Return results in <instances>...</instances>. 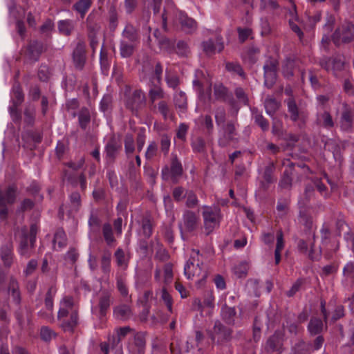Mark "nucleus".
<instances>
[{
    "instance_id": "8fccbe9b",
    "label": "nucleus",
    "mask_w": 354,
    "mask_h": 354,
    "mask_svg": "<svg viewBox=\"0 0 354 354\" xmlns=\"http://www.w3.org/2000/svg\"><path fill=\"white\" fill-rule=\"evenodd\" d=\"M261 326L262 323L258 316L254 319L252 326V341L257 343L260 341L261 337Z\"/></svg>"
},
{
    "instance_id": "a878e982",
    "label": "nucleus",
    "mask_w": 354,
    "mask_h": 354,
    "mask_svg": "<svg viewBox=\"0 0 354 354\" xmlns=\"http://www.w3.org/2000/svg\"><path fill=\"white\" fill-rule=\"evenodd\" d=\"M113 315L116 319L126 321L131 317L132 310L129 306L122 304L113 307Z\"/></svg>"
},
{
    "instance_id": "37998d69",
    "label": "nucleus",
    "mask_w": 354,
    "mask_h": 354,
    "mask_svg": "<svg viewBox=\"0 0 354 354\" xmlns=\"http://www.w3.org/2000/svg\"><path fill=\"white\" fill-rule=\"evenodd\" d=\"M58 30L59 32L66 36H69L73 32L75 26L74 23L72 20L70 19H65V20H60L58 22Z\"/></svg>"
},
{
    "instance_id": "20e7f679",
    "label": "nucleus",
    "mask_w": 354,
    "mask_h": 354,
    "mask_svg": "<svg viewBox=\"0 0 354 354\" xmlns=\"http://www.w3.org/2000/svg\"><path fill=\"white\" fill-rule=\"evenodd\" d=\"M331 41L335 46L342 44H349L354 41V24L351 22L343 24L337 27L331 35Z\"/></svg>"
},
{
    "instance_id": "f8f14e48",
    "label": "nucleus",
    "mask_w": 354,
    "mask_h": 354,
    "mask_svg": "<svg viewBox=\"0 0 354 354\" xmlns=\"http://www.w3.org/2000/svg\"><path fill=\"white\" fill-rule=\"evenodd\" d=\"M145 95L141 90H135L132 94L127 96L125 106L132 112L138 111L145 104Z\"/></svg>"
},
{
    "instance_id": "6e6d98bb",
    "label": "nucleus",
    "mask_w": 354,
    "mask_h": 354,
    "mask_svg": "<svg viewBox=\"0 0 354 354\" xmlns=\"http://www.w3.org/2000/svg\"><path fill=\"white\" fill-rule=\"evenodd\" d=\"M225 68L227 71L236 73L242 77L245 76L243 68L238 62H226Z\"/></svg>"
},
{
    "instance_id": "b1692460",
    "label": "nucleus",
    "mask_w": 354,
    "mask_h": 354,
    "mask_svg": "<svg viewBox=\"0 0 354 354\" xmlns=\"http://www.w3.org/2000/svg\"><path fill=\"white\" fill-rule=\"evenodd\" d=\"M295 165V163L290 162L287 168L284 170L281 179L279 181V186L281 188L287 189L291 188Z\"/></svg>"
},
{
    "instance_id": "f257e3e1",
    "label": "nucleus",
    "mask_w": 354,
    "mask_h": 354,
    "mask_svg": "<svg viewBox=\"0 0 354 354\" xmlns=\"http://www.w3.org/2000/svg\"><path fill=\"white\" fill-rule=\"evenodd\" d=\"M37 232V227L35 224L30 225L29 230L25 226L20 230L15 231V236L16 239H19L18 250L21 256L26 258L30 257L31 250L35 247Z\"/></svg>"
},
{
    "instance_id": "393cba45",
    "label": "nucleus",
    "mask_w": 354,
    "mask_h": 354,
    "mask_svg": "<svg viewBox=\"0 0 354 354\" xmlns=\"http://www.w3.org/2000/svg\"><path fill=\"white\" fill-rule=\"evenodd\" d=\"M214 94L218 100L228 102L231 105H234L235 102L232 95L230 94L227 88L222 84L214 86Z\"/></svg>"
},
{
    "instance_id": "72a5a7b5",
    "label": "nucleus",
    "mask_w": 354,
    "mask_h": 354,
    "mask_svg": "<svg viewBox=\"0 0 354 354\" xmlns=\"http://www.w3.org/2000/svg\"><path fill=\"white\" fill-rule=\"evenodd\" d=\"M252 116L254 123L259 127L263 132L268 131L270 126L268 120L263 117L262 113L259 112L257 108L252 109Z\"/></svg>"
},
{
    "instance_id": "0eeeda50",
    "label": "nucleus",
    "mask_w": 354,
    "mask_h": 354,
    "mask_svg": "<svg viewBox=\"0 0 354 354\" xmlns=\"http://www.w3.org/2000/svg\"><path fill=\"white\" fill-rule=\"evenodd\" d=\"M17 187L15 184L10 185L5 190H0V217L6 218L8 214L7 205L15 203Z\"/></svg>"
},
{
    "instance_id": "4d7b16f0",
    "label": "nucleus",
    "mask_w": 354,
    "mask_h": 354,
    "mask_svg": "<svg viewBox=\"0 0 354 354\" xmlns=\"http://www.w3.org/2000/svg\"><path fill=\"white\" fill-rule=\"evenodd\" d=\"M186 206L188 208H195L198 205V200L196 194L192 190L187 191L186 194Z\"/></svg>"
},
{
    "instance_id": "4c0bfd02",
    "label": "nucleus",
    "mask_w": 354,
    "mask_h": 354,
    "mask_svg": "<svg viewBox=\"0 0 354 354\" xmlns=\"http://www.w3.org/2000/svg\"><path fill=\"white\" fill-rule=\"evenodd\" d=\"M91 6L92 0H78L73 4V9L80 14L81 19H84Z\"/></svg>"
},
{
    "instance_id": "49530a36",
    "label": "nucleus",
    "mask_w": 354,
    "mask_h": 354,
    "mask_svg": "<svg viewBox=\"0 0 354 354\" xmlns=\"http://www.w3.org/2000/svg\"><path fill=\"white\" fill-rule=\"evenodd\" d=\"M311 348V344L306 342L302 339H299L292 348L295 354H310Z\"/></svg>"
},
{
    "instance_id": "9d476101",
    "label": "nucleus",
    "mask_w": 354,
    "mask_h": 354,
    "mask_svg": "<svg viewBox=\"0 0 354 354\" xmlns=\"http://www.w3.org/2000/svg\"><path fill=\"white\" fill-rule=\"evenodd\" d=\"M223 134L221 137L218 143L221 147H226L232 142H237L238 138L237 131L235 127V123L233 121H228L223 126Z\"/></svg>"
},
{
    "instance_id": "ea45409f",
    "label": "nucleus",
    "mask_w": 354,
    "mask_h": 354,
    "mask_svg": "<svg viewBox=\"0 0 354 354\" xmlns=\"http://www.w3.org/2000/svg\"><path fill=\"white\" fill-rule=\"evenodd\" d=\"M174 103L176 108L179 109L182 112H185L187 109V95L183 91H179L174 95Z\"/></svg>"
},
{
    "instance_id": "f3484780",
    "label": "nucleus",
    "mask_w": 354,
    "mask_h": 354,
    "mask_svg": "<svg viewBox=\"0 0 354 354\" xmlns=\"http://www.w3.org/2000/svg\"><path fill=\"white\" fill-rule=\"evenodd\" d=\"M204 218L205 229L206 234H209L213 230L219 225V214L210 209H206L203 213Z\"/></svg>"
},
{
    "instance_id": "e2e57ef3",
    "label": "nucleus",
    "mask_w": 354,
    "mask_h": 354,
    "mask_svg": "<svg viewBox=\"0 0 354 354\" xmlns=\"http://www.w3.org/2000/svg\"><path fill=\"white\" fill-rule=\"evenodd\" d=\"M248 265L246 263H241L233 268L234 274L239 278H245L248 274Z\"/></svg>"
},
{
    "instance_id": "864d4df0",
    "label": "nucleus",
    "mask_w": 354,
    "mask_h": 354,
    "mask_svg": "<svg viewBox=\"0 0 354 354\" xmlns=\"http://www.w3.org/2000/svg\"><path fill=\"white\" fill-rule=\"evenodd\" d=\"M306 283V279L303 278H299L297 281L292 284V287L289 290L286 292V295L288 297H292L295 295V294L300 291L301 290L304 288V285Z\"/></svg>"
},
{
    "instance_id": "13d9d810",
    "label": "nucleus",
    "mask_w": 354,
    "mask_h": 354,
    "mask_svg": "<svg viewBox=\"0 0 354 354\" xmlns=\"http://www.w3.org/2000/svg\"><path fill=\"white\" fill-rule=\"evenodd\" d=\"M191 145L194 152L203 153L205 150V142L201 137H196L193 139Z\"/></svg>"
},
{
    "instance_id": "aec40b11",
    "label": "nucleus",
    "mask_w": 354,
    "mask_h": 354,
    "mask_svg": "<svg viewBox=\"0 0 354 354\" xmlns=\"http://www.w3.org/2000/svg\"><path fill=\"white\" fill-rule=\"evenodd\" d=\"M13 243L9 240L0 248V258L4 267L10 268L13 263Z\"/></svg>"
},
{
    "instance_id": "09e8293b",
    "label": "nucleus",
    "mask_w": 354,
    "mask_h": 354,
    "mask_svg": "<svg viewBox=\"0 0 354 354\" xmlns=\"http://www.w3.org/2000/svg\"><path fill=\"white\" fill-rule=\"evenodd\" d=\"M266 113L272 117L276 111L279 109L280 104L275 98H266L264 102Z\"/></svg>"
},
{
    "instance_id": "052dcab7",
    "label": "nucleus",
    "mask_w": 354,
    "mask_h": 354,
    "mask_svg": "<svg viewBox=\"0 0 354 354\" xmlns=\"http://www.w3.org/2000/svg\"><path fill=\"white\" fill-rule=\"evenodd\" d=\"M62 180H66L73 187H76L78 183V178L73 171L64 170L62 174Z\"/></svg>"
},
{
    "instance_id": "c9c22d12",
    "label": "nucleus",
    "mask_w": 354,
    "mask_h": 354,
    "mask_svg": "<svg viewBox=\"0 0 354 354\" xmlns=\"http://www.w3.org/2000/svg\"><path fill=\"white\" fill-rule=\"evenodd\" d=\"M118 13L115 4L109 6L108 9V21L109 28L111 31L114 32L118 26Z\"/></svg>"
},
{
    "instance_id": "603ef678",
    "label": "nucleus",
    "mask_w": 354,
    "mask_h": 354,
    "mask_svg": "<svg viewBox=\"0 0 354 354\" xmlns=\"http://www.w3.org/2000/svg\"><path fill=\"white\" fill-rule=\"evenodd\" d=\"M111 253L109 250L104 252L101 259V269L105 274H109L111 270Z\"/></svg>"
},
{
    "instance_id": "f704fd0d",
    "label": "nucleus",
    "mask_w": 354,
    "mask_h": 354,
    "mask_svg": "<svg viewBox=\"0 0 354 354\" xmlns=\"http://www.w3.org/2000/svg\"><path fill=\"white\" fill-rule=\"evenodd\" d=\"M133 344L136 347L134 354H145L146 347L145 334L142 332H137L133 336Z\"/></svg>"
},
{
    "instance_id": "39448f33",
    "label": "nucleus",
    "mask_w": 354,
    "mask_h": 354,
    "mask_svg": "<svg viewBox=\"0 0 354 354\" xmlns=\"http://www.w3.org/2000/svg\"><path fill=\"white\" fill-rule=\"evenodd\" d=\"M183 174V165L176 155L171 158L170 167L165 165L161 172L162 179L167 181L171 180L174 184L178 183Z\"/></svg>"
},
{
    "instance_id": "423d86ee",
    "label": "nucleus",
    "mask_w": 354,
    "mask_h": 354,
    "mask_svg": "<svg viewBox=\"0 0 354 354\" xmlns=\"http://www.w3.org/2000/svg\"><path fill=\"white\" fill-rule=\"evenodd\" d=\"M279 65V61L272 57H269L264 63L263 84L268 89H271L276 84Z\"/></svg>"
},
{
    "instance_id": "7ed1b4c3",
    "label": "nucleus",
    "mask_w": 354,
    "mask_h": 354,
    "mask_svg": "<svg viewBox=\"0 0 354 354\" xmlns=\"http://www.w3.org/2000/svg\"><path fill=\"white\" fill-rule=\"evenodd\" d=\"M208 334L212 341L218 345H223L232 339L233 329L225 325L221 320L216 319Z\"/></svg>"
},
{
    "instance_id": "a211bd4d",
    "label": "nucleus",
    "mask_w": 354,
    "mask_h": 354,
    "mask_svg": "<svg viewBox=\"0 0 354 354\" xmlns=\"http://www.w3.org/2000/svg\"><path fill=\"white\" fill-rule=\"evenodd\" d=\"M354 113L346 104H344L340 118V127L344 131L350 132L353 129Z\"/></svg>"
},
{
    "instance_id": "ddd939ff",
    "label": "nucleus",
    "mask_w": 354,
    "mask_h": 354,
    "mask_svg": "<svg viewBox=\"0 0 354 354\" xmlns=\"http://www.w3.org/2000/svg\"><path fill=\"white\" fill-rule=\"evenodd\" d=\"M113 302V297L110 291L104 290L100 293L97 307L98 308V315L100 319L106 317Z\"/></svg>"
},
{
    "instance_id": "c756f323",
    "label": "nucleus",
    "mask_w": 354,
    "mask_h": 354,
    "mask_svg": "<svg viewBox=\"0 0 354 354\" xmlns=\"http://www.w3.org/2000/svg\"><path fill=\"white\" fill-rule=\"evenodd\" d=\"M324 321L321 319L312 317L307 326L308 331L310 336L320 335L324 329Z\"/></svg>"
},
{
    "instance_id": "f03ea898",
    "label": "nucleus",
    "mask_w": 354,
    "mask_h": 354,
    "mask_svg": "<svg viewBox=\"0 0 354 354\" xmlns=\"http://www.w3.org/2000/svg\"><path fill=\"white\" fill-rule=\"evenodd\" d=\"M162 66L160 62L147 59L142 62L139 77L140 81L147 84L162 83Z\"/></svg>"
},
{
    "instance_id": "2f4dec72",
    "label": "nucleus",
    "mask_w": 354,
    "mask_h": 354,
    "mask_svg": "<svg viewBox=\"0 0 354 354\" xmlns=\"http://www.w3.org/2000/svg\"><path fill=\"white\" fill-rule=\"evenodd\" d=\"M138 44L132 42H129L124 39H122L120 41V55L122 58L131 57L136 49Z\"/></svg>"
},
{
    "instance_id": "e433bc0d",
    "label": "nucleus",
    "mask_w": 354,
    "mask_h": 354,
    "mask_svg": "<svg viewBox=\"0 0 354 354\" xmlns=\"http://www.w3.org/2000/svg\"><path fill=\"white\" fill-rule=\"evenodd\" d=\"M78 315L76 311L71 313L69 319H63L60 324V327L66 332L73 333L74 328L77 324Z\"/></svg>"
},
{
    "instance_id": "338daca9",
    "label": "nucleus",
    "mask_w": 354,
    "mask_h": 354,
    "mask_svg": "<svg viewBox=\"0 0 354 354\" xmlns=\"http://www.w3.org/2000/svg\"><path fill=\"white\" fill-rule=\"evenodd\" d=\"M283 327L286 328L288 333L291 335H297L299 333L300 328L299 324L295 322H292L288 319L286 320V323L283 324Z\"/></svg>"
},
{
    "instance_id": "0e129e2a",
    "label": "nucleus",
    "mask_w": 354,
    "mask_h": 354,
    "mask_svg": "<svg viewBox=\"0 0 354 354\" xmlns=\"http://www.w3.org/2000/svg\"><path fill=\"white\" fill-rule=\"evenodd\" d=\"M187 189L181 186L175 187L172 192V196L176 202H180L185 198Z\"/></svg>"
},
{
    "instance_id": "bb28decb",
    "label": "nucleus",
    "mask_w": 354,
    "mask_h": 354,
    "mask_svg": "<svg viewBox=\"0 0 354 354\" xmlns=\"http://www.w3.org/2000/svg\"><path fill=\"white\" fill-rule=\"evenodd\" d=\"M133 330L130 326L119 327L115 329V335L109 337V341L112 347H116L129 333Z\"/></svg>"
},
{
    "instance_id": "473e14b6",
    "label": "nucleus",
    "mask_w": 354,
    "mask_h": 354,
    "mask_svg": "<svg viewBox=\"0 0 354 354\" xmlns=\"http://www.w3.org/2000/svg\"><path fill=\"white\" fill-rule=\"evenodd\" d=\"M85 23L88 33H97L100 29V25L98 23V14L95 10L88 15Z\"/></svg>"
},
{
    "instance_id": "79ce46f5",
    "label": "nucleus",
    "mask_w": 354,
    "mask_h": 354,
    "mask_svg": "<svg viewBox=\"0 0 354 354\" xmlns=\"http://www.w3.org/2000/svg\"><path fill=\"white\" fill-rule=\"evenodd\" d=\"M295 60L290 57L286 58L282 66V74L286 79H290L294 76Z\"/></svg>"
},
{
    "instance_id": "2eb2a0df",
    "label": "nucleus",
    "mask_w": 354,
    "mask_h": 354,
    "mask_svg": "<svg viewBox=\"0 0 354 354\" xmlns=\"http://www.w3.org/2000/svg\"><path fill=\"white\" fill-rule=\"evenodd\" d=\"M44 50V46L43 42L38 40L30 41L26 47L25 55L29 60L36 62L39 59L40 55Z\"/></svg>"
},
{
    "instance_id": "6e6552de",
    "label": "nucleus",
    "mask_w": 354,
    "mask_h": 354,
    "mask_svg": "<svg viewBox=\"0 0 354 354\" xmlns=\"http://www.w3.org/2000/svg\"><path fill=\"white\" fill-rule=\"evenodd\" d=\"M174 23L176 26H179L180 30L187 34H192L198 28L196 21L182 10H178L176 12Z\"/></svg>"
},
{
    "instance_id": "3c124183",
    "label": "nucleus",
    "mask_w": 354,
    "mask_h": 354,
    "mask_svg": "<svg viewBox=\"0 0 354 354\" xmlns=\"http://www.w3.org/2000/svg\"><path fill=\"white\" fill-rule=\"evenodd\" d=\"M158 109L165 120L167 118L172 119L174 118L173 110L165 101L158 102Z\"/></svg>"
},
{
    "instance_id": "680f3d73",
    "label": "nucleus",
    "mask_w": 354,
    "mask_h": 354,
    "mask_svg": "<svg viewBox=\"0 0 354 354\" xmlns=\"http://www.w3.org/2000/svg\"><path fill=\"white\" fill-rule=\"evenodd\" d=\"M124 149L127 154L132 153L135 150L134 138L131 133H127L125 135Z\"/></svg>"
},
{
    "instance_id": "774afa93",
    "label": "nucleus",
    "mask_w": 354,
    "mask_h": 354,
    "mask_svg": "<svg viewBox=\"0 0 354 354\" xmlns=\"http://www.w3.org/2000/svg\"><path fill=\"white\" fill-rule=\"evenodd\" d=\"M202 47L203 51L208 55L214 54L216 50L214 41L212 39L203 41L202 43Z\"/></svg>"
},
{
    "instance_id": "a19ab883",
    "label": "nucleus",
    "mask_w": 354,
    "mask_h": 354,
    "mask_svg": "<svg viewBox=\"0 0 354 354\" xmlns=\"http://www.w3.org/2000/svg\"><path fill=\"white\" fill-rule=\"evenodd\" d=\"M8 291L11 292L13 301L16 304L19 305L21 302V295L19 289V285L17 280L12 277L10 279Z\"/></svg>"
},
{
    "instance_id": "58836bf2",
    "label": "nucleus",
    "mask_w": 354,
    "mask_h": 354,
    "mask_svg": "<svg viewBox=\"0 0 354 354\" xmlns=\"http://www.w3.org/2000/svg\"><path fill=\"white\" fill-rule=\"evenodd\" d=\"M162 83H150L148 84L150 87L149 91V97L152 103H153L157 99L163 98L164 92L160 87Z\"/></svg>"
},
{
    "instance_id": "4468645a",
    "label": "nucleus",
    "mask_w": 354,
    "mask_h": 354,
    "mask_svg": "<svg viewBox=\"0 0 354 354\" xmlns=\"http://www.w3.org/2000/svg\"><path fill=\"white\" fill-rule=\"evenodd\" d=\"M86 61V44L80 41L73 52V62L77 70H83Z\"/></svg>"
},
{
    "instance_id": "bf43d9fd",
    "label": "nucleus",
    "mask_w": 354,
    "mask_h": 354,
    "mask_svg": "<svg viewBox=\"0 0 354 354\" xmlns=\"http://www.w3.org/2000/svg\"><path fill=\"white\" fill-rule=\"evenodd\" d=\"M160 150L165 156H167L169 153L170 145H171V136L167 134H162L160 136Z\"/></svg>"
},
{
    "instance_id": "5fc2aeb1",
    "label": "nucleus",
    "mask_w": 354,
    "mask_h": 354,
    "mask_svg": "<svg viewBox=\"0 0 354 354\" xmlns=\"http://www.w3.org/2000/svg\"><path fill=\"white\" fill-rule=\"evenodd\" d=\"M102 234L107 245H111L115 241L112 227L109 223H105L102 227Z\"/></svg>"
},
{
    "instance_id": "69168bd1",
    "label": "nucleus",
    "mask_w": 354,
    "mask_h": 354,
    "mask_svg": "<svg viewBox=\"0 0 354 354\" xmlns=\"http://www.w3.org/2000/svg\"><path fill=\"white\" fill-rule=\"evenodd\" d=\"M24 122L32 126L35 120V109L33 107H26L24 110Z\"/></svg>"
},
{
    "instance_id": "6ab92c4d",
    "label": "nucleus",
    "mask_w": 354,
    "mask_h": 354,
    "mask_svg": "<svg viewBox=\"0 0 354 354\" xmlns=\"http://www.w3.org/2000/svg\"><path fill=\"white\" fill-rule=\"evenodd\" d=\"M17 324L21 330H22L26 324L28 325L31 322L32 312L28 306L24 308L19 307L14 313Z\"/></svg>"
},
{
    "instance_id": "a18cd8bd",
    "label": "nucleus",
    "mask_w": 354,
    "mask_h": 354,
    "mask_svg": "<svg viewBox=\"0 0 354 354\" xmlns=\"http://www.w3.org/2000/svg\"><path fill=\"white\" fill-rule=\"evenodd\" d=\"M78 121L80 128L85 130L91 121L90 111L86 107H82L80 111Z\"/></svg>"
},
{
    "instance_id": "cd10ccee",
    "label": "nucleus",
    "mask_w": 354,
    "mask_h": 354,
    "mask_svg": "<svg viewBox=\"0 0 354 354\" xmlns=\"http://www.w3.org/2000/svg\"><path fill=\"white\" fill-rule=\"evenodd\" d=\"M52 279L54 282L57 280V270L55 271V273L52 276ZM57 292V288L55 286V283L51 285L48 289L46 296H45V306L47 310L52 311L53 308V297Z\"/></svg>"
},
{
    "instance_id": "4be33fe9",
    "label": "nucleus",
    "mask_w": 354,
    "mask_h": 354,
    "mask_svg": "<svg viewBox=\"0 0 354 354\" xmlns=\"http://www.w3.org/2000/svg\"><path fill=\"white\" fill-rule=\"evenodd\" d=\"M287 104L288 111L290 113V119L295 122L300 120L302 124L305 123V118L303 112L300 111L294 98L290 97L286 101Z\"/></svg>"
},
{
    "instance_id": "de8ad7c7",
    "label": "nucleus",
    "mask_w": 354,
    "mask_h": 354,
    "mask_svg": "<svg viewBox=\"0 0 354 354\" xmlns=\"http://www.w3.org/2000/svg\"><path fill=\"white\" fill-rule=\"evenodd\" d=\"M53 243L54 244L57 243L59 248H63L66 246L67 236L63 228L59 227L57 229L54 234Z\"/></svg>"
},
{
    "instance_id": "9b49d317",
    "label": "nucleus",
    "mask_w": 354,
    "mask_h": 354,
    "mask_svg": "<svg viewBox=\"0 0 354 354\" xmlns=\"http://www.w3.org/2000/svg\"><path fill=\"white\" fill-rule=\"evenodd\" d=\"M284 341V332L276 330L266 340L264 349L267 353L281 352Z\"/></svg>"
},
{
    "instance_id": "7c9ffc66",
    "label": "nucleus",
    "mask_w": 354,
    "mask_h": 354,
    "mask_svg": "<svg viewBox=\"0 0 354 354\" xmlns=\"http://www.w3.org/2000/svg\"><path fill=\"white\" fill-rule=\"evenodd\" d=\"M274 171L275 165L273 162H269L268 165L265 167L263 175L264 182L261 183V186L264 189H267L268 188V185L271 183H273L276 180V178H274L273 176Z\"/></svg>"
},
{
    "instance_id": "c85d7f7f",
    "label": "nucleus",
    "mask_w": 354,
    "mask_h": 354,
    "mask_svg": "<svg viewBox=\"0 0 354 354\" xmlns=\"http://www.w3.org/2000/svg\"><path fill=\"white\" fill-rule=\"evenodd\" d=\"M183 222L186 231L192 232L198 223V218L194 212L187 210L183 214Z\"/></svg>"
},
{
    "instance_id": "dca6fc26",
    "label": "nucleus",
    "mask_w": 354,
    "mask_h": 354,
    "mask_svg": "<svg viewBox=\"0 0 354 354\" xmlns=\"http://www.w3.org/2000/svg\"><path fill=\"white\" fill-rule=\"evenodd\" d=\"M122 149V144L114 136L111 137L105 146L106 159L108 162L113 163Z\"/></svg>"
},
{
    "instance_id": "412c9836",
    "label": "nucleus",
    "mask_w": 354,
    "mask_h": 354,
    "mask_svg": "<svg viewBox=\"0 0 354 354\" xmlns=\"http://www.w3.org/2000/svg\"><path fill=\"white\" fill-rule=\"evenodd\" d=\"M122 36L124 40L129 42L137 44L140 43V35L139 28L130 23L126 24L122 32Z\"/></svg>"
},
{
    "instance_id": "5701e85b",
    "label": "nucleus",
    "mask_w": 354,
    "mask_h": 354,
    "mask_svg": "<svg viewBox=\"0 0 354 354\" xmlns=\"http://www.w3.org/2000/svg\"><path fill=\"white\" fill-rule=\"evenodd\" d=\"M221 318L227 325L234 326L235 324V317L236 310L234 307L229 306L224 304L221 309Z\"/></svg>"
},
{
    "instance_id": "1a4fd4ad",
    "label": "nucleus",
    "mask_w": 354,
    "mask_h": 354,
    "mask_svg": "<svg viewBox=\"0 0 354 354\" xmlns=\"http://www.w3.org/2000/svg\"><path fill=\"white\" fill-rule=\"evenodd\" d=\"M201 266H203V264L202 263L200 264L198 259L196 260L195 257H191L185 266V275L189 279L195 276H201V279L198 281V283H203L206 279L207 274L206 271H202Z\"/></svg>"
},
{
    "instance_id": "c03bdc74",
    "label": "nucleus",
    "mask_w": 354,
    "mask_h": 354,
    "mask_svg": "<svg viewBox=\"0 0 354 354\" xmlns=\"http://www.w3.org/2000/svg\"><path fill=\"white\" fill-rule=\"evenodd\" d=\"M12 95L14 98L12 100V104L21 105L24 100V94L20 84L15 82L12 86Z\"/></svg>"
}]
</instances>
